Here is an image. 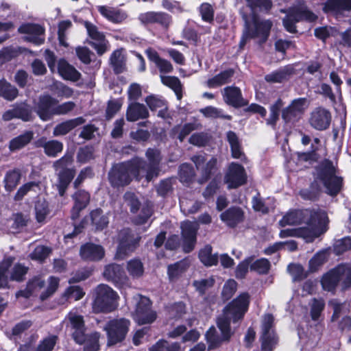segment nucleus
Instances as JSON below:
<instances>
[{"mask_svg": "<svg viewBox=\"0 0 351 351\" xmlns=\"http://www.w3.org/2000/svg\"><path fill=\"white\" fill-rule=\"evenodd\" d=\"M328 219L323 210H295L287 213L280 221L281 226L304 225L297 228H287L280 232L281 238L296 237L307 243L313 242L328 230Z\"/></svg>", "mask_w": 351, "mask_h": 351, "instance_id": "f257e3e1", "label": "nucleus"}, {"mask_svg": "<svg viewBox=\"0 0 351 351\" xmlns=\"http://www.w3.org/2000/svg\"><path fill=\"white\" fill-rule=\"evenodd\" d=\"M145 156L148 163L138 158L117 164L108 174L110 184L114 187L123 186L130 183L133 178L137 180L145 178L147 182L158 177L161 161L160 152L156 149H148Z\"/></svg>", "mask_w": 351, "mask_h": 351, "instance_id": "f03ea898", "label": "nucleus"}, {"mask_svg": "<svg viewBox=\"0 0 351 351\" xmlns=\"http://www.w3.org/2000/svg\"><path fill=\"white\" fill-rule=\"evenodd\" d=\"M250 295L247 293L240 294L237 298L229 303L217 317V324L221 331L219 337L215 327H210L206 333L208 343V349L217 348L222 341H228L232 335L230 324L241 320L248 310Z\"/></svg>", "mask_w": 351, "mask_h": 351, "instance_id": "7ed1b4c3", "label": "nucleus"}, {"mask_svg": "<svg viewBox=\"0 0 351 351\" xmlns=\"http://www.w3.org/2000/svg\"><path fill=\"white\" fill-rule=\"evenodd\" d=\"M245 29L240 42V47H243L248 38H258L260 43H265L269 36L273 23L270 20L261 19L256 15L249 19L243 16Z\"/></svg>", "mask_w": 351, "mask_h": 351, "instance_id": "20e7f679", "label": "nucleus"}, {"mask_svg": "<svg viewBox=\"0 0 351 351\" xmlns=\"http://www.w3.org/2000/svg\"><path fill=\"white\" fill-rule=\"evenodd\" d=\"M119 296L110 286L99 285L95 289V298L92 304L94 313H110L117 308Z\"/></svg>", "mask_w": 351, "mask_h": 351, "instance_id": "39448f33", "label": "nucleus"}, {"mask_svg": "<svg viewBox=\"0 0 351 351\" xmlns=\"http://www.w3.org/2000/svg\"><path fill=\"white\" fill-rule=\"evenodd\" d=\"M322 287L328 291H332L337 285L342 289H346L351 286V265L341 264L325 274L321 280Z\"/></svg>", "mask_w": 351, "mask_h": 351, "instance_id": "423d86ee", "label": "nucleus"}, {"mask_svg": "<svg viewBox=\"0 0 351 351\" xmlns=\"http://www.w3.org/2000/svg\"><path fill=\"white\" fill-rule=\"evenodd\" d=\"M316 179L330 195H336L341 189L342 180L335 175V168L328 160L323 161L316 169Z\"/></svg>", "mask_w": 351, "mask_h": 351, "instance_id": "0eeeda50", "label": "nucleus"}, {"mask_svg": "<svg viewBox=\"0 0 351 351\" xmlns=\"http://www.w3.org/2000/svg\"><path fill=\"white\" fill-rule=\"evenodd\" d=\"M130 326V322L125 318L114 319L107 322L104 327L107 335V345L111 346L123 341Z\"/></svg>", "mask_w": 351, "mask_h": 351, "instance_id": "6e6552de", "label": "nucleus"}, {"mask_svg": "<svg viewBox=\"0 0 351 351\" xmlns=\"http://www.w3.org/2000/svg\"><path fill=\"white\" fill-rule=\"evenodd\" d=\"M317 16L311 12L304 3L291 8L286 17L283 19V25L287 31L290 33L296 32L295 24L302 20L313 21Z\"/></svg>", "mask_w": 351, "mask_h": 351, "instance_id": "1a4fd4ad", "label": "nucleus"}, {"mask_svg": "<svg viewBox=\"0 0 351 351\" xmlns=\"http://www.w3.org/2000/svg\"><path fill=\"white\" fill-rule=\"evenodd\" d=\"M133 300L136 303L134 319L139 324L152 323L156 318V314L151 310V302L149 298L141 295H136Z\"/></svg>", "mask_w": 351, "mask_h": 351, "instance_id": "9d476101", "label": "nucleus"}, {"mask_svg": "<svg viewBox=\"0 0 351 351\" xmlns=\"http://www.w3.org/2000/svg\"><path fill=\"white\" fill-rule=\"evenodd\" d=\"M261 348L263 351H272L278 342V338L274 328V317L265 315L261 325Z\"/></svg>", "mask_w": 351, "mask_h": 351, "instance_id": "9b49d317", "label": "nucleus"}, {"mask_svg": "<svg viewBox=\"0 0 351 351\" xmlns=\"http://www.w3.org/2000/svg\"><path fill=\"white\" fill-rule=\"evenodd\" d=\"M247 178L245 168L241 165L232 162L227 168L223 181L228 189H237L246 183Z\"/></svg>", "mask_w": 351, "mask_h": 351, "instance_id": "f8f14e48", "label": "nucleus"}, {"mask_svg": "<svg viewBox=\"0 0 351 351\" xmlns=\"http://www.w3.org/2000/svg\"><path fill=\"white\" fill-rule=\"evenodd\" d=\"M140 240L139 237H135L130 229H123L119 233V245L116 257L123 259L128 254L133 252Z\"/></svg>", "mask_w": 351, "mask_h": 351, "instance_id": "ddd939ff", "label": "nucleus"}, {"mask_svg": "<svg viewBox=\"0 0 351 351\" xmlns=\"http://www.w3.org/2000/svg\"><path fill=\"white\" fill-rule=\"evenodd\" d=\"M103 276L106 280L112 282L117 288L122 289L129 285V278L120 265L111 263L106 265Z\"/></svg>", "mask_w": 351, "mask_h": 351, "instance_id": "4468645a", "label": "nucleus"}, {"mask_svg": "<svg viewBox=\"0 0 351 351\" xmlns=\"http://www.w3.org/2000/svg\"><path fill=\"white\" fill-rule=\"evenodd\" d=\"M19 32L25 34L24 40L36 45H40L45 42V29L43 26L35 23H25L21 25Z\"/></svg>", "mask_w": 351, "mask_h": 351, "instance_id": "2eb2a0df", "label": "nucleus"}, {"mask_svg": "<svg viewBox=\"0 0 351 351\" xmlns=\"http://www.w3.org/2000/svg\"><path fill=\"white\" fill-rule=\"evenodd\" d=\"M79 254L80 258L86 262H98L101 261L106 254L104 247L97 243L87 242L81 245Z\"/></svg>", "mask_w": 351, "mask_h": 351, "instance_id": "dca6fc26", "label": "nucleus"}, {"mask_svg": "<svg viewBox=\"0 0 351 351\" xmlns=\"http://www.w3.org/2000/svg\"><path fill=\"white\" fill-rule=\"evenodd\" d=\"M331 119L329 110L322 107H317L311 112L308 123L315 130L323 131L329 128Z\"/></svg>", "mask_w": 351, "mask_h": 351, "instance_id": "f3484780", "label": "nucleus"}, {"mask_svg": "<svg viewBox=\"0 0 351 351\" xmlns=\"http://www.w3.org/2000/svg\"><path fill=\"white\" fill-rule=\"evenodd\" d=\"M198 228L197 222L186 221L181 223L183 249L185 252L189 253L194 249Z\"/></svg>", "mask_w": 351, "mask_h": 351, "instance_id": "a211bd4d", "label": "nucleus"}, {"mask_svg": "<svg viewBox=\"0 0 351 351\" xmlns=\"http://www.w3.org/2000/svg\"><path fill=\"white\" fill-rule=\"evenodd\" d=\"M307 106V101L305 98L295 99L282 110V117L286 122L294 121L299 119Z\"/></svg>", "mask_w": 351, "mask_h": 351, "instance_id": "6ab92c4d", "label": "nucleus"}, {"mask_svg": "<svg viewBox=\"0 0 351 351\" xmlns=\"http://www.w3.org/2000/svg\"><path fill=\"white\" fill-rule=\"evenodd\" d=\"M58 101L49 95H43L39 98L35 106V110L39 117L43 121L50 119L54 115L53 111Z\"/></svg>", "mask_w": 351, "mask_h": 351, "instance_id": "aec40b11", "label": "nucleus"}, {"mask_svg": "<svg viewBox=\"0 0 351 351\" xmlns=\"http://www.w3.org/2000/svg\"><path fill=\"white\" fill-rule=\"evenodd\" d=\"M84 26L87 30L88 36L95 40L92 43V46L97 50V53L102 55L108 50V41L105 36L100 32L97 27L93 23L86 21Z\"/></svg>", "mask_w": 351, "mask_h": 351, "instance_id": "412c9836", "label": "nucleus"}, {"mask_svg": "<svg viewBox=\"0 0 351 351\" xmlns=\"http://www.w3.org/2000/svg\"><path fill=\"white\" fill-rule=\"evenodd\" d=\"M65 319L69 321L72 330V337L75 342H82V335L86 332V328L82 315L74 312H70Z\"/></svg>", "mask_w": 351, "mask_h": 351, "instance_id": "4be33fe9", "label": "nucleus"}, {"mask_svg": "<svg viewBox=\"0 0 351 351\" xmlns=\"http://www.w3.org/2000/svg\"><path fill=\"white\" fill-rule=\"evenodd\" d=\"M224 101L235 108L247 105V101L243 98L240 88L236 86H227L221 90Z\"/></svg>", "mask_w": 351, "mask_h": 351, "instance_id": "5701e85b", "label": "nucleus"}, {"mask_svg": "<svg viewBox=\"0 0 351 351\" xmlns=\"http://www.w3.org/2000/svg\"><path fill=\"white\" fill-rule=\"evenodd\" d=\"M97 9L103 17L113 23H120L127 17L123 11L114 7L98 5Z\"/></svg>", "mask_w": 351, "mask_h": 351, "instance_id": "b1692460", "label": "nucleus"}, {"mask_svg": "<svg viewBox=\"0 0 351 351\" xmlns=\"http://www.w3.org/2000/svg\"><path fill=\"white\" fill-rule=\"evenodd\" d=\"M149 117V111L146 106L138 102H131L127 109L126 119L128 121H136Z\"/></svg>", "mask_w": 351, "mask_h": 351, "instance_id": "393cba45", "label": "nucleus"}, {"mask_svg": "<svg viewBox=\"0 0 351 351\" xmlns=\"http://www.w3.org/2000/svg\"><path fill=\"white\" fill-rule=\"evenodd\" d=\"M351 10V0H327L323 5L326 13L340 14Z\"/></svg>", "mask_w": 351, "mask_h": 351, "instance_id": "a878e982", "label": "nucleus"}, {"mask_svg": "<svg viewBox=\"0 0 351 351\" xmlns=\"http://www.w3.org/2000/svg\"><path fill=\"white\" fill-rule=\"evenodd\" d=\"M84 122L85 119L81 117L67 120L58 124L53 129V134L54 136L65 135L77 126L83 124Z\"/></svg>", "mask_w": 351, "mask_h": 351, "instance_id": "bb28decb", "label": "nucleus"}, {"mask_svg": "<svg viewBox=\"0 0 351 351\" xmlns=\"http://www.w3.org/2000/svg\"><path fill=\"white\" fill-rule=\"evenodd\" d=\"M221 219L228 226L234 227L243 219V213L239 208L232 207L222 213Z\"/></svg>", "mask_w": 351, "mask_h": 351, "instance_id": "cd10ccee", "label": "nucleus"}, {"mask_svg": "<svg viewBox=\"0 0 351 351\" xmlns=\"http://www.w3.org/2000/svg\"><path fill=\"white\" fill-rule=\"evenodd\" d=\"M75 204L71 210V218L75 219L79 217L80 212L84 209L89 202L90 195L84 191H78L73 196Z\"/></svg>", "mask_w": 351, "mask_h": 351, "instance_id": "c85d7f7f", "label": "nucleus"}, {"mask_svg": "<svg viewBox=\"0 0 351 351\" xmlns=\"http://www.w3.org/2000/svg\"><path fill=\"white\" fill-rule=\"evenodd\" d=\"M58 70L59 74L65 80L76 82L80 80L81 74L65 60L58 61Z\"/></svg>", "mask_w": 351, "mask_h": 351, "instance_id": "c756f323", "label": "nucleus"}, {"mask_svg": "<svg viewBox=\"0 0 351 351\" xmlns=\"http://www.w3.org/2000/svg\"><path fill=\"white\" fill-rule=\"evenodd\" d=\"M34 132L27 130L13 138L9 143V149L11 152L20 150L27 145L34 138Z\"/></svg>", "mask_w": 351, "mask_h": 351, "instance_id": "7c9ffc66", "label": "nucleus"}, {"mask_svg": "<svg viewBox=\"0 0 351 351\" xmlns=\"http://www.w3.org/2000/svg\"><path fill=\"white\" fill-rule=\"evenodd\" d=\"M145 53L148 59L156 65L161 73H170L172 71L173 66L171 62L161 58L155 50L147 49L145 51Z\"/></svg>", "mask_w": 351, "mask_h": 351, "instance_id": "2f4dec72", "label": "nucleus"}, {"mask_svg": "<svg viewBox=\"0 0 351 351\" xmlns=\"http://www.w3.org/2000/svg\"><path fill=\"white\" fill-rule=\"evenodd\" d=\"M233 75L234 70L231 69L221 71L213 77L209 79L207 81V86L209 88H213L228 84L231 81Z\"/></svg>", "mask_w": 351, "mask_h": 351, "instance_id": "473e14b6", "label": "nucleus"}, {"mask_svg": "<svg viewBox=\"0 0 351 351\" xmlns=\"http://www.w3.org/2000/svg\"><path fill=\"white\" fill-rule=\"evenodd\" d=\"M100 334L93 332L90 334L82 335V342H76L80 345H84V351H98L99 349V339Z\"/></svg>", "mask_w": 351, "mask_h": 351, "instance_id": "72a5a7b5", "label": "nucleus"}, {"mask_svg": "<svg viewBox=\"0 0 351 351\" xmlns=\"http://www.w3.org/2000/svg\"><path fill=\"white\" fill-rule=\"evenodd\" d=\"M45 285V281L40 277H36L29 280L27 283V287L23 291H20L16 293V298L24 297L27 298L32 294L40 291Z\"/></svg>", "mask_w": 351, "mask_h": 351, "instance_id": "f704fd0d", "label": "nucleus"}, {"mask_svg": "<svg viewBox=\"0 0 351 351\" xmlns=\"http://www.w3.org/2000/svg\"><path fill=\"white\" fill-rule=\"evenodd\" d=\"M227 141L231 149L232 156L237 159H243L244 157L241 142L235 132L229 131L226 134Z\"/></svg>", "mask_w": 351, "mask_h": 351, "instance_id": "c9c22d12", "label": "nucleus"}, {"mask_svg": "<svg viewBox=\"0 0 351 351\" xmlns=\"http://www.w3.org/2000/svg\"><path fill=\"white\" fill-rule=\"evenodd\" d=\"M293 69L292 67L285 66L278 69V71L266 75L265 79L267 82L270 83H280L287 80L289 77L293 73Z\"/></svg>", "mask_w": 351, "mask_h": 351, "instance_id": "e433bc0d", "label": "nucleus"}, {"mask_svg": "<svg viewBox=\"0 0 351 351\" xmlns=\"http://www.w3.org/2000/svg\"><path fill=\"white\" fill-rule=\"evenodd\" d=\"M90 215L92 224L97 230H101L108 225L109 217L107 214H104L100 208L93 210Z\"/></svg>", "mask_w": 351, "mask_h": 351, "instance_id": "4c0bfd02", "label": "nucleus"}, {"mask_svg": "<svg viewBox=\"0 0 351 351\" xmlns=\"http://www.w3.org/2000/svg\"><path fill=\"white\" fill-rule=\"evenodd\" d=\"M199 258L206 267L216 265L219 261L217 254L212 253V247L210 245L204 246L199 250Z\"/></svg>", "mask_w": 351, "mask_h": 351, "instance_id": "58836bf2", "label": "nucleus"}, {"mask_svg": "<svg viewBox=\"0 0 351 351\" xmlns=\"http://www.w3.org/2000/svg\"><path fill=\"white\" fill-rule=\"evenodd\" d=\"M74 176L75 171L71 169H66L59 172V181L58 184V188L59 194L61 196L64 194L68 185L73 178Z\"/></svg>", "mask_w": 351, "mask_h": 351, "instance_id": "ea45409f", "label": "nucleus"}, {"mask_svg": "<svg viewBox=\"0 0 351 351\" xmlns=\"http://www.w3.org/2000/svg\"><path fill=\"white\" fill-rule=\"evenodd\" d=\"M39 145L44 148L45 153L50 157H56L63 149V144L56 140H51L44 142H38Z\"/></svg>", "mask_w": 351, "mask_h": 351, "instance_id": "a19ab883", "label": "nucleus"}, {"mask_svg": "<svg viewBox=\"0 0 351 351\" xmlns=\"http://www.w3.org/2000/svg\"><path fill=\"white\" fill-rule=\"evenodd\" d=\"M21 177V173L18 170H12L7 172L3 179L5 191L8 192L12 191L19 184Z\"/></svg>", "mask_w": 351, "mask_h": 351, "instance_id": "79ce46f5", "label": "nucleus"}, {"mask_svg": "<svg viewBox=\"0 0 351 351\" xmlns=\"http://www.w3.org/2000/svg\"><path fill=\"white\" fill-rule=\"evenodd\" d=\"M162 83L171 88L176 93L177 98H182V84L180 80L175 76L160 75Z\"/></svg>", "mask_w": 351, "mask_h": 351, "instance_id": "37998d69", "label": "nucleus"}, {"mask_svg": "<svg viewBox=\"0 0 351 351\" xmlns=\"http://www.w3.org/2000/svg\"><path fill=\"white\" fill-rule=\"evenodd\" d=\"M16 119L27 122L32 119V108L26 103L16 104L14 105Z\"/></svg>", "mask_w": 351, "mask_h": 351, "instance_id": "c03bdc74", "label": "nucleus"}, {"mask_svg": "<svg viewBox=\"0 0 351 351\" xmlns=\"http://www.w3.org/2000/svg\"><path fill=\"white\" fill-rule=\"evenodd\" d=\"M18 95V90L5 80H0V96L7 100H14Z\"/></svg>", "mask_w": 351, "mask_h": 351, "instance_id": "a18cd8bd", "label": "nucleus"}, {"mask_svg": "<svg viewBox=\"0 0 351 351\" xmlns=\"http://www.w3.org/2000/svg\"><path fill=\"white\" fill-rule=\"evenodd\" d=\"M199 111L206 118H221L227 120H230L232 119L231 116L225 114L221 109L213 106H207L206 108L200 109Z\"/></svg>", "mask_w": 351, "mask_h": 351, "instance_id": "49530a36", "label": "nucleus"}, {"mask_svg": "<svg viewBox=\"0 0 351 351\" xmlns=\"http://www.w3.org/2000/svg\"><path fill=\"white\" fill-rule=\"evenodd\" d=\"M14 258L13 257H7L0 263V288H5L8 285V278L6 273L11 267Z\"/></svg>", "mask_w": 351, "mask_h": 351, "instance_id": "de8ad7c7", "label": "nucleus"}, {"mask_svg": "<svg viewBox=\"0 0 351 351\" xmlns=\"http://www.w3.org/2000/svg\"><path fill=\"white\" fill-rule=\"evenodd\" d=\"M48 203L45 200L39 199L35 204L36 219L38 223H43L49 215Z\"/></svg>", "mask_w": 351, "mask_h": 351, "instance_id": "09e8293b", "label": "nucleus"}, {"mask_svg": "<svg viewBox=\"0 0 351 351\" xmlns=\"http://www.w3.org/2000/svg\"><path fill=\"white\" fill-rule=\"evenodd\" d=\"M127 270L132 278H140L144 272L143 265L138 259H132L128 262Z\"/></svg>", "mask_w": 351, "mask_h": 351, "instance_id": "8fccbe9b", "label": "nucleus"}, {"mask_svg": "<svg viewBox=\"0 0 351 351\" xmlns=\"http://www.w3.org/2000/svg\"><path fill=\"white\" fill-rule=\"evenodd\" d=\"M28 268L21 263L15 264L10 271V279L14 281H22L27 272Z\"/></svg>", "mask_w": 351, "mask_h": 351, "instance_id": "3c124183", "label": "nucleus"}, {"mask_svg": "<svg viewBox=\"0 0 351 351\" xmlns=\"http://www.w3.org/2000/svg\"><path fill=\"white\" fill-rule=\"evenodd\" d=\"M72 26V23L69 20L62 21L58 24V40L61 45L67 47L68 43L66 42V32Z\"/></svg>", "mask_w": 351, "mask_h": 351, "instance_id": "603ef678", "label": "nucleus"}, {"mask_svg": "<svg viewBox=\"0 0 351 351\" xmlns=\"http://www.w3.org/2000/svg\"><path fill=\"white\" fill-rule=\"evenodd\" d=\"M110 62L117 73H120L123 70L124 57L121 50L114 51L110 57Z\"/></svg>", "mask_w": 351, "mask_h": 351, "instance_id": "864d4df0", "label": "nucleus"}, {"mask_svg": "<svg viewBox=\"0 0 351 351\" xmlns=\"http://www.w3.org/2000/svg\"><path fill=\"white\" fill-rule=\"evenodd\" d=\"M180 346L178 343H169L167 341L160 340L153 346L149 351H179Z\"/></svg>", "mask_w": 351, "mask_h": 351, "instance_id": "5fc2aeb1", "label": "nucleus"}, {"mask_svg": "<svg viewBox=\"0 0 351 351\" xmlns=\"http://www.w3.org/2000/svg\"><path fill=\"white\" fill-rule=\"evenodd\" d=\"M202 19L207 23H212L214 20V9L213 6L208 3H203L199 8Z\"/></svg>", "mask_w": 351, "mask_h": 351, "instance_id": "6e6d98bb", "label": "nucleus"}, {"mask_svg": "<svg viewBox=\"0 0 351 351\" xmlns=\"http://www.w3.org/2000/svg\"><path fill=\"white\" fill-rule=\"evenodd\" d=\"M186 269L184 261H180L168 267V275L171 280L178 278Z\"/></svg>", "mask_w": 351, "mask_h": 351, "instance_id": "4d7b16f0", "label": "nucleus"}, {"mask_svg": "<svg viewBox=\"0 0 351 351\" xmlns=\"http://www.w3.org/2000/svg\"><path fill=\"white\" fill-rule=\"evenodd\" d=\"M282 106V101L280 99H278L276 103L271 106L270 114L269 118L267 119V123L268 125H274L276 124L278 119L280 110Z\"/></svg>", "mask_w": 351, "mask_h": 351, "instance_id": "13d9d810", "label": "nucleus"}, {"mask_svg": "<svg viewBox=\"0 0 351 351\" xmlns=\"http://www.w3.org/2000/svg\"><path fill=\"white\" fill-rule=\"evenodd\" d=\"M179 176L180 181L183 183L191 182L194 177L193 167L188 164L182 165L179 170Z\"/></svg>", "mask_w": 351, "mask_h": 351, "instance_id": "bf43d9fd", "label": "nucleus"}, {"mask_svg": "<svg viewBox=\"0 0 351 351\" xmlns=\"http://www.w3.org/2000/svg\"><path fill=\"white\" fill-rule=\"evenodd\" d=\"M250 268L258 274H267L270 268V263L268 260L265 258H260L254 261L253 263H251Z\"/></svg>", "mask_w": 351, "mask_h": 351, "instance_id": "052dcab7", "label": "nucleus"}, {"mask_svg": "<svg viewBox=\"0 0 351 351\" xmlns=\"http://www.w3.org/2000/svg\"><path fill=\"white\" fill-rule=\"evenodd\" d=\"M196 129L195 123H186L182 127L176 126L173 128V133H178V138L182 142L184 138L189 135L192 131Z\"/></svg>", "mask_w": 351, "mask_h": 351, "instance_id": "680f3d73", "label": "nucleus"}, {"mask_svg": "<svg viewBox=\"0 0 351 351\" xmlns=\"http://www.w3.org/2000/svg\"><path fill=\"white\" fill-rule=\"evenodd\" d=\"M288 271L293 281L302 280L306 276L303 267L298 264H290L288 266Z\"/></svg>", "mask_w": 351, "mask_h": 351, "instance_id": "e2e57ef3", "label": "nucleus"}, {"mask_svg": "<svg viewBox=\"0 0 351 351\" xmlns=\"http://www.w3.org/2000/svg\"><path fill=\"white\" fill-rule=\"evenodd\" d=\"M84 295L85 293L79 286H71L64 293V297L67 300H73L75 301L80 300Z\"/></svg>", "mask_w": 351, "mask_h": 351, "instance_id": "0e129e2a", "label": "nucleus"}, {"mask_svg": "<svg viewBox=\"0 0 351 351\" xmlns=\"http://www.w3.org/2000/svg\"><path fill=\"white\" fill-rule=\"evenodd\" d=\"M351 247V239L345 237L335 241L334 244V252L336 254L339 255L346 252Z\"/></svg>", "mask_w": 351, "mask_h": 351, "instance_id": "69168bd1", "label": "nucleus"}, {"mask_svg": "<svg viewBox=\"0 0 351 351\" xmlns=\"http://www.w3.org/2000/svg\"><path fill=\"white\" fill-rule=\"evenodd\" d=\"M237 283L232 279L228 280L223 285L222 290V297L224 300H229L237 290Z\"/></svg>", "mask_w": 351, "mask_h": 351, "instance_id": "338daca9", "label": "nucleus"}, {"mask_svg": "<svg viewBox=\"0 0 351 351\" xmlns=\"http://www.w3.org/2000/svg\"><path fill=\"white\" fill-rule=\"evenodd\" d=\"M180 208L183 212L187 213H195L201 208L202 203L199 202H192V201H180Z\"/></svg>", "mask_w": 351, "mask_h": 351, "instance_id": "774afa93", "label": "nucleus"}]
</instances>
